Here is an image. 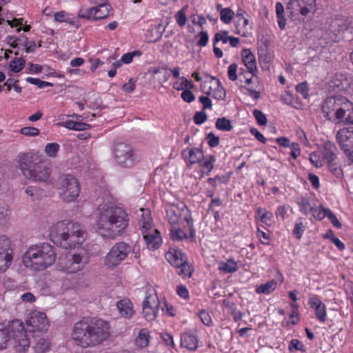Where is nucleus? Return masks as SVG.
<instances>
[{
  "label": "nucleus",
  "instance_id": "14",
  "mask_svg": "<svg viewBox=\"0 0 353 353\" xmlns=\"http://www.w3.org/2000/svg\"><path fill=\"white\" fill-rule=\"evenodd\" d=\"M336 138L344 154L353 163V126L340 129Z\"/></svg>",
  "mask_w": 353,
  "mask_h": 353
},
{
  "label": "nucleus",
  "instance_id": "41",
  "mask_svg": "<svg viewBox=\"0 0 353 353\" xmlns=\"http://www.w3.org/2000/svg\"><path fill=\"white\" fill-rule=\"evenodd\" d=\"M234 15V11L230 8H222L220 10V19L221 21L226 24L231 23Z\"/></svg>",
  "mask_w": 353,
  "mask_h": 353
},
{
  "label": "nucleus",
  "instance_id": "49",
  "mask_svg": "<svg viewBox=\"0 0 353 353\" xmlns=\"http://www.w3.org/2000/svg\"><path fill=\"white\" fill-rule=\"evenodd\" d=\"M305 230V227L304 226L301 219H299L295 223L292 233L297 239H300L302 237Z\"/></svg>",
  "mask_w": 353,
  "mask_h": 353
},
{
  "label": "nucleus",
  "instance_id": "4",
  "mask_svg": "<svg viewBox=\"0 0 353 353\" xmlns=\"http://www.w3.org/2000/svg\"><path fill=\"white\" fill-rule=\"evenodd\" d=\"M30 344V339L21 320L9 321L6 326L0 321V351L10 345L16 352H26Z\"/></svg>",
  "mask_w": 353,
  "mask_h": 353
},
{
  "label": "nucleus",
  "instance_id": "52",
  "mask_svg": "<svg viewBox=\"0 0 353 353\" xmlns=\"http://www.w3.org/2000/svg\"><path fill=\"white\" fill-rule=\"evenodd\" d=\"M39 130L35 127H23L20 130V133L28 137H35L39 134Z\"/></svg>",
  "mask_w": 353,
  "mask_h": 353
},
{
  "label": "nucleus",
  "instance_id": "60",
  "mask_svg": "<svg viewBox=\"0 0 353 353\" xmlns=\"http://www.w3.org/2000/svg\"><path fill=\"white\" fill-rule=\"evenodd\" d=\"M199 39L198 40L196 45L199 47H205L207 46L209 41V36L206 31H201L198 34Z\"/></svg>",
  "mask_w": 353,
  "mask_h": 353
},
{
  "label": "nucleus",
  "instance_id": "36",
  "mask_svg": "<svg viewBox=\"0 0 353 353\" xmlns=\"http://www.w3.org/2000/svg\"><path fill=\"white\" fill-rule=\"evenodd\" d=\"M215 161L216 157L214 155H210L205 161H203V159L201 160V162L199 163V165L203 168L202 172L207 176L209 175L214 168V163Z\"/></svg>",
  "mask_w": 353,
  "mask_h": 353
},
{
  "label": "nucleus",
  "instance_id": "21",
  "mask_svg": "<svg viewBox=\"0 0 353 353\" xmlns=\"http://www.w3.org/2000/svg\"><path fill=\"white\" fill-rule=\"evenodd\" d=\"M242 59L248 72L252 75H256L257 68L254 55L249 49H243L241 52Z\"/></svg>",
  "mask_w": 353,
  "mask_h": 353
},
{
  "label": "nucleus",
  "instance_id": "56",
  "mask_svg": "<svg viewBox=\"0 0 353 353\" xmlns=\"http://www.w3.org/2000/svg\"><path fill=\"white\" fill-rule=\"evenodd\" d=\"M10 219L9 210L7 208L0 206V225H6Z\"/></svg>",
  "mask_w": 353,
  "mask_h": 353
},
{
  "label": "nucleus",
  "instance_id": "58",
  "mask_svg": "<svg viewBox=\"0 0 353 353\" xmlns=\"http://www.w3.org/2000/svg\"><path fill=\"white\" fill-rule=\"evenodd\" d=\"M195 124L201 125L207 120V114L204 110L196 112L193 117Z\"/></svg>",
  "mask_w": 353,
  "mask_h": 353
},
{
  "label": "nucleus",
  "instance_id": "55",
  "mask_svg": "<svg viewBox=\"0 0 353 353\" xmlns=\"http://www.w3.org/2000/svg\"><path fill=\"white\" fill-rule=\"evenodd\" d=\"M253 115L259 125H265L267 123V118L262 111L259 110H254Z\"/></svg>",
  "mask_w": 353,
  "mask_h": 353
},
{
  "label": "nucleus",
  "instance_id": "46",
  "mask_svg": "<svg viewBox=\"0 0 353 353\" xmlns=\"http://www.w3.org/2000/svg\"><path fill=\"white\" fill-rule=\"evenodd\" d=\"M25 63L23 58L14 59L10 61L9 67L12 72H19L23 68Z\"/></svg>",
  "mask_w": 353,
  "mask_h": 353
},
{
  "label": "nucleus",
  "instance_id": "30",
  "mask_svg": "<svg viewBox=\"0 0 353 353\" xmlns=\"http://www.w3.org/2000/svg\"><path fill=\"white\" fill-rule=\"evenodd\" d=\"M276 281L272 279L265 283L256 286L255 291L257 294H269L276 289Z\"/></svg>",
  "mask_w": 353,
  "mask_h": 353
},
{
  "label": "nucleus",
  "instance_id": "22",
  "mask_svg": "<svg viewBox=\"0 0 353 353\" xmlns=\"http://www.w3.org/2000/svg\"><path fill=\"white\" fill-rule=\"evenodd\" d=\"M337 153L338 149L333 142L327 141L324 143L322 150V154L326 163L336 160Z\"/></svg>",
  "mask_w": 353,
  "mask_h": 353
},
{
  "label": "nucleus",
  "instance_id": "47",
  "mask_svg": "<svg viewBox=\"0 0 353 353\" xmlns=\"http://www.w3.org/2000/svg\"><path fill=\"white\" fill-rule=\"evenodd\" d=\"M193 86V83L191 81L186 79L185 77L182 78V81L181 83L175 82L173 84V88L177 90L191 89Z\"/></svg>",
  "mask_w": 353,
  "mask_h": 353
},
{
  "label": "nucleus",
  "instance_id": "44",
  "mask_svg": "<svg viewBox=\"0 0 353 353\" xmlns=\"http://www.w3.org/2000/svg\"><path fill=\"white\" fill-rule=\"evenodd\" d=\"M330 210L329 208H324L323 205H319L317 208H313L311 213L314 219L319 221L323 220L325 217H327V210Z\"/></svg>",
  "mask_w": 353,
  "mask_h": 353
},
{
  "label": "nucleus",
  "instance_id": "28",
  "mask_svg": "<svg viewBox=\"0 0 353 353\" xmlns=\"http://www.w3.org/2000/svg\"><path fill=\"white\" fill-rule=\"evenodd\" d=\"M141 211H143V214L141 218L139 220V225L143 234L144 230H145V232H148L154 228L152 227V219L150 216V212L149 210L144 211L143 210H141Z\"/></svg>",
  "mask_w": 353,
  "mask_h": 353
},
{
  "label": "nucleus",
  "instance_id": "59",
  "mask_svg": "<svg viewBox=\"0 0 353 353\" xmlns=\"http://www.w3.org/2000/svg\"><path fill=\"white\" fill-rule=\"evenodd\" d=\"M296 91L301 94L304 99H307L309 94V89L306 82H301L296 86Z\"/></svg>",
  "mask_w": 353,
  "mask_h": 353
},
{
  "label": "nucleus",
  "instance_id": "33",
  "mask_svg": "<svg viewBox=\"0 0 353 353\" xmlns=\"http://www.w3.org/2000/svg\"><path fill=\"white\" fill-rule=\"evenodd\" d=\"M112 10L110 4L105 5L104 7L94 6V21L106 19Z\"/></svg>",
  "mask_w": 353,
  "mask_h": 353
},
{
  "label": "nucleus",
  "instance_id": "57",
  "mask_svg": "<svg viewBox=\"0 0 353 353\" xmlns=\"http://www.w3.org/2000/svg\"><path fill=\"white\" fill-rule=\"evenodd\" d=\"M206 140L210 148H215L218 146L220 143L219 137L216 136L213 132H210L207 134Z\"/></svg>",
  "mask_w": 353,
  "mask_h": 353
},
{
  "label": "nucleus",
  "instance_id": "9",
  "mask_svg": "<svg viewBox=\"0 0 353 353\" xmlns=\"http://www.w3.org/2000/svg\"><path fill=\"white\" fill-rule=\"evenodd\" d=\"M166 216L171 225L179 224L181 219L185 221L190 229V236L192 239L194 238V220L190 210L185 203H181L170 205L166 209Z\"/></svg>",
  "mask_w": 353,
  "mask_h": 353
},
{
  "label": "nucleus",
  "instance_id": "50",
  "mask_svg": "<svg viewBox=\"0 0 353 353\" xmlns=\"http://www.w3.org/2000/svg\"><path fill=\"white\" fill-rule=\"evenodd\" d=\"M198 316L200 318L201 322L206 326H211L212 325V321L210 313L205 310H201L198 313Z\"/></svg>",
  "mask_w": 353,
  "mask_h": 353
},
{
  "label": "nucleus",
  "instance_id": "23",
  "mask_svg": "<svg viewBox=\"0 0 353 353\" xmlns=\"http://www.w3.org/2000/svg\"><path fill=\"white\" fill-rule=\"evenodd\" d=\"M296 203L299 206L300 212L305 215L311 212L315 205L311 197L303 196L297 197Z\"/></svg>",
  "mask_w": 353,
  "mask_h": 353
},
{
  "label": "nucleus",
  "instance_id": "42",
  "mask_svg": "<svg viewBox=\"0 0 353 353\" xmlns=\"http://www.w3.org/2000/svg\"><path fill=\"white\" fill-rule=\"evenodd\" d=\"M60 150V145L57 143H47L45 147V153L49 157H55Z\"/></svg>",
  "mask_w": 353,
  "mask_h": 353
},
{
  "label": "nucleus",
  "instance_id": "25",
  "mask_svg": "<svg viewBox=\"0 0 353 353\" xmlns=\"http://www.w3.org/2000/svg\"><path fill=\"white\" fill-rule=\"evenodd\" d=\"M352 24V21L348 19H339L332 21L330 28L334 34L337 35L351 28Z\"/></svg>",
  "mask_w": 353,
  "mask_h": 353
},
{
  "label": "nucleus",
  "instance_id": "24",
  "mask_svg": "<svg viewBox=\"0 0 353 353\" xmlns=\"http://www.w3.org/2000/svg\"><path fill=\"white\" fill-rule=\"evenodd\" d=\"M117 308L121 316L129 319L134 313L132 302L128 299H123L117 302Z\"/></svg>",
  "mask_w": 353,
  "mask_h": 353
},
{
  "label": "nucleus",
  "instance_id": "39",
  "mask_svg": "<svg viewBox=\"0 0 353 353\" xmlns=\"http://www.w3.org/2000/svg\"><path fill=\"white\" fill-rule=\"evenodd\" d=\"M34 348L37 353H45L50 349V342L44 338H39L35 342Z\"/></svg>",
  "mask_w": 353,
  "mask_h": 353
},
{
  "label": "nucleus",
  "instance_id": "62",
  "mask_svg": "<svg viewBox=\"0 0 353 353\" xmlns=\"http://www.w3.org/2000/svg\"><path fill=\"white\" fill-rule=\"evenodd\" d=\"M136 82L137 81L134 79L130 78L128 82L123 85L122 90L127 93L132 92L135 90Z\"/></svg>",
  "mask_w": 353,
  "mask_h": 353
},
{
  "label": "nucleus",
  "instance_id": "27",
  "mask_svg": "<svg viewBox=\"0 0 353 353\" xmlns=\"http://www.w3.org/2000/svg\"><path fill=\"white\" fill-rule=\"evenodd\" d=\"M181 344L186 349L194 351L198 347V340L196 336L190 333H184L181 337Z\"/></svg>",
  "mask_w": 353,
  "mask_h": 353
},
{
  "label": "nucleus",
  "instance_id": "38",
  "mask_svg": "<svg viewBox=\"0 0 353 353\" xmlns=\"http://www.w3.org/2000/svg\"><path fill=\"white\" fill-rule=\"evenodd\" d=\"M215 127L224 132H230L233 129L230 120L225 117L218 118L215 122Z\"/></svg>",
  "mask_w": 353,
  "mask_h": 353
},
{
  "label": "nucleus",
  "instance_id": "19",
  "mask_svg": "<svg viewBox=\"0 0 353 353\" xmlns=\"http://www.w3.org/2000/svg\"><path fill=\"white\" fill-rule=\"evenodd\" d=\"M181 154L190 165L199 163L204 158L203 151L197 148H186L182 151Z\"/></svg>",
  "mask_w": 353,
  "mask_h": 353
},
{
  "label": "nucleus",
  "instance_id": "16",
  "mask_svg": "<svg viewBox=\"0 0 353 353\" xmlns=\"http://www.w3.org/2000/svg\"><path fill=\"white\" fill-rule=\"evenodd\" d=\"M27 325L32 327L30 332H43L48 330L49 321L44 312L34 310L29 314Z\"/></svg>",
  "mask_w": 353,
  "mask_h": 353
},
{
  "label": "nucleus",
  "instance_id": "18",
  "mask_svg": "<svg viewBox=\"0 0 353 353\" xmlns=\"http://www.w3.org/2000/svg\"><path fill=\"white\" fill-rule=\"evenodd\" d=\"M142 235L150 250H157L162 243L160 232L155 228L148 232H145L144 230Z\"/></svg>",
  "mask_w": 353,
  "mask_h": 353
},
{
  "label": "nucleus",
  "instance_id": "31",
  "mask_svg": "<svg viewBox=\"0 0 353 353\" xmlns=\"http://www.w3.org/2000/svg\"><path fill=\"white\" fill-rule=\"evenodd\" d=\"M150 332L148 330L143 328L140 330L139 334L136 339V344L140 347H145L149 345Z\"/></svg>",
  "mask_w": 353,
  "mask_h": 353
},
{
  "label": "nucleus",
  "instance_id": "29",
  "mask_svg": "<svg viewBox=\"0 0 353 353\" xmlns=\"http://www.w3.org/2000/svg\"><path fill=\"white\" fill-rule=\"evenodd\" d=\"M218 269L225 273H233L238 270L237 262L232 258H230L226 262L220 261L219 263Z\"/></svg>",
  "mask_w": 353,
  "mask_h": 353
},
{
  "label": "nucleus",
  "instance_id": "64",
  "mask_svg": "<svg viewBox=\"0 0 353 353\" xmlns=\"http://www.w3.org/2000/svg\"><path fill=\"white\" fill-rule=\"evenodd\" d=\"M237 65L236 63L230 64L228 69V75L230 80L234 81L237 79Z\"/></svg>",
  "mask_w": 353,
  "mask_h": 353
},
{
  "label": "nucleus",
  "instance_id": "7",
  "mask_svg": "<svg viewBox=\"0 0 353 353\" xmlns=\"http://www.w3.org/2000/svg\"><path fill=\"white\" fill-rule=\"evenodd\" d=\"M28 154H23L20 157L19 168L26 178L34 181H43L52 183L49 181L51 170L43 163L32 164L28 163Z\"/></svg>",
  "mask_w": 353,
  "mask_h": 353
},
{
  "label": "nucleus",
  "instance_id": "3",
  "mask_svg": "<svg viewBox=\"0 0 353 353\" xmlns=\"http://www.w3.org/2000/svg\"><path fill=\"white\" fill-rule=\"evenodd\" d=\"M49 236L57 246L66 250L72 249L85 240L86 230L77 222L63 220L52 225Z\"/></svg>",
  "mask_w": 353,
  "mask_h": 353
},
{
  "label": "nucleus",
  "instance_id": "43",
  "mask_svg": "<svg viewBox=\"0 0 353 353\" xmlns=\"http://www.w3.org/2000/svg\"><path fill=\"white\" fill-rule=\"evenodd\" d=\"M159 308L148 307L147 306H143V314L147 321H151L154 320L159 312Z\"/></svg>",
  "mask_w": 353,
  "mask_h": 353
},
{
  "label": "nucleus",
  "instance_id": "20",
  "mask_svg": "<svg viewBox=\"0 0 353 353\" xmlns=\"http://www.w3.org/2000/svg\"><path fill=\"white\" fill-rule=\"evenodd\" d=\"M166 260L173 266L177 268L182 265L185 260H188L187 256L181 250H170L165 254Z\"/></svg>",
  "mask_w": 353,
  "mask_h": 353
},
{
  "label": "nucleus",
  "instance_id": "17",
  "mask_svg": "<svg viewBox=\"0 0 353 353\" xmlns=\"http://www.w3.org/2000/svg\"><path fill=\"white\" fill-rule=\"evenodd\" d=\"M308 304L315 311L316 318L321 323L327 319L326 307L317 295H313L308 299Z\"/></svg>",
  "mask_w": 353,
  "mask_h": 353
},
{
  "label": "nucleus",
  "instance_id": "54",
  "mask_svg": "<svg viewBox=\"0 0 353 353\" xmlns=\"http://www.w3.org/2000/svg\"><path fill=\"white\" fill-rule=\"evenodd\" d=\"M178 268H180V275H183L185 276L190 277L192 276L193 270L192 269L190 265L188 262V260L185 261V263L182 265H179Z\"/></svg>",
  "mask_w": 353,
  "mask_h": 353
},
{
  "label": "nucleus",
  "instance_id": "10",
  "mask_svg": "<svg viewBox=\"0 0 353 353\" xmlns=\"http://www.w3.org/2000/svg\"><path fill=\"white\" fill-rule=\"evenodd\" d=\"M61 191L63 199L70 202L77 199L80 192V186L77 179L71 174H61L56 183Z\"/></svg>",
  "mask_w": 353,
  "mask_h": 353
},
{
  "label": "nucleus",
  "instance_id": "35",
  "mask_svg": "<svg viewBox=\"0 0 353 353\" xmlns=\"http://www.w3.org/2000/svg\"><path fill=\"white\" fill-rule=\"evenodd\" d=\"M25 192L30 196L32 201L41 199L45 194L43 190L37 186H28Z\"/></svg>",
  "mask_w": 353,
  "mask_h": 353
},
{
  "label": "nucleus",
  "instance_id": "61",
  "mask_svg": "<svg viewBox=\"0 0 353 353\" xmlns=\"http://www.w3.org/2000/svg\"><path fill=\"white\" fill-rule=\"evenodd\" d=\"M225 97L226 92L223 86H219L213 91V97L217 100H224Z\"/></svg>",
  "mask_w": 353,
  "mask_h": 353
},
{
  "label": "nucleus",
  "instance_id": "15",
  "mask_svg": "<svg viewBox=\"0 0 353 353\" xmlns=\"http://www.w3.org/2000/svg\"><path fill=\"white\" fill-rule=\"evenodd\" d=\"M86 262L83 261V256L79 254H68L65 258H61L59 264L62 270L68 273H75L81 270Z\"/></svg>",
  "mask_w": 353,
  "mask_h": 353
},
{
  "label": "nucleus",
  "instance_id": "53",
  "mask_svg": "<svg viewBox=\"0 0 353 353\" xmlns=\"http://www.w3.org/2000/svg\"><path fill=\"white\" fill-rule=\"evenodd\" d=\"M175 19L177 24L183 27L185 25L187 17L185 15V8H182L177 13L175 14Z\"/></svg>",
  "mask_w": 353,
  "mask_h": 353
},
{
  "label": "nucleus",
  "instance_id": "26",
  "mask_svg": "<svg viewBox=\"0 0 353 353\" xmlns=\"http://www.w3.org/2000/svg\"><path fill=\"white\" fill-rule=\"evenodd\" d=\"M170 236L172 240L181 241L184 239H190L193 243L196 241V230H194V238L190 237V229L189 228V234H187L181 228H172L170 230Z\"/></svg>",
  "mask_w": 353,
  "mask_h": 353
},
{
  "label": "nucleus",
  "instance_id": "13",
  "mask_svg": "<svg viewBox=\"0 0 353 353\" xmlns=\"http://www.w3.org/2000/svg\"><path fill=\"white\" fill-rule=\"evenodd\" d=\"M14 244L5 234L0 235V272H4L12 264L14 259Z\"/></svg>",
  "mask_w": 353,
  "mask_h": 353
},
{
  "label": "nucleus",
  "instance_id": "12",
  "mask_svg": "<svg viewBox=\"0 0 353 353\" xmlns=\"http://www.w3.org/2000/svg\"><path fill=\"white\" fill-rule=\"evenodd\" d=\"M316 0H289L286 9L293 19H299V15L305 17L310 12L314 11Z\"/></svg>",
  "mask_w": 353,
  "mask_h": 353
},
{
  "label": "nucleus",
  "instance_id": "8",
  "mask_svg": "<svg viewBox=\"0 0 353 353\" xmlns=\"http://www.w3.org/2000/svg\"><path fill=\"white\" fill-rule=\"evenodd\" d=\"M114 157L117 163L124 168H132L139 162L136 149L125 143H118L114 145Z\"/></svg>",
  "mask_w": 353,
  "mask_h": 353
},
{
  "label": "nucleus",
  "instance_id": "5",
  "mask_svg": "<svg viewBox=\"0 0 353 353\" xmlns=\"http://www.w3.org/2000/svg\"><path fill=\"white\" fill-rule=\"evenodd\" d=\"M57 254L53 246L48 243L32 245L23 256L26 267L34 270H43L56 261Z\"/></svg>",
  "mask_w": 353,
  "mask_h": 353
},
{
  "label": "nucleus",
  "instance_id": "37",
  "mask_svg": "<svg viewBox=\"0 0 353 353\" xmlns=\"http://www.w3.org/2000/svg\"><path fill=\"white\" fill-rule=\"evenodd\" d=\"M94 6L88 8L82 6L78 12V17L80 19H86L90 21H94Z\"/></svg>",
  "mask_w": 353,
  "mask_h": 353
},
{
  "label": "nucleus",
  "instance_id": "11",
  "mask_svg": "<svg viewBox=\"0 0 353 353\" xmlns=\"http://www.w3.org/2000/svg\"><path fill=\"white\" fill-rule=\"evenodd\" d=\"M130 245L121 241L115 243L105 257L104 265L109 269H114L121 263L130 253Z\"/></svg>",
  "mask_w": 353,
  "mask_h": 353
},
{
  "label": "nucleus",
  "instance_id": "51",
  "mask_svg": "<svg viewBox=\"0 0 353 353\" xmlns=\"http://www.w3.org/2000/svg\"><path fill=\"white\" fill-rule=\"evenodd\" d=\"M288 350L292 352L294 350L305 352L304 345L299 339H292L288 345Z\"/></svg>",
  "mask_w": 353,
  "mask_h": 353
},
{
  "label": "nucleus",
  "instance_id": "32",
  "mask_svg": "<svg viewBox=\"0 0 353 353\" xmlns=\"http://www.w3.org/2000/svg\"><path fill=\"white\" fill-rule=\"evenodd\" d=\"M327 170L336 178L341 179L343 177V171L336 160L326 163Z\"/></svg>",
  "mask_w": 353,
  "mask_h": 353
},
{
  "label": "nucleus",
  "instance_id": "45",
  "mask_svg": "<svg viewBox=\"0 0 353 353\" xmlns=\"http://www.w3.org/2000/svg\"><path fill=\"white\" fill-rule=\"evenodd\" d=\"M231 36L228 35V32L226 30H221L219 32H216L213 39V46H216L217 43L220 41L223 42V43H227L229 42Z\"/></svg>",
  "mask_w": 353,
  "mask_h": 353
},
{
  "label": "nucleus",
  "instance_id": "34",
  "mask_svg": "<svg viewBox=\"0 0 353 353\" xmlns=\"http://www.w3.org/2000/svg\"><path fill=\"white\" fill-rule=\"evenodd\" d=\"M277 22L281 30H284L286 26V19L284 15V8L281 2H277L275 6Z\"/></svg>",
  "mask_w": 353,
  "mask_h": 353
},
{
  "label": "nucleus",
  "instance_id": "6",
  "mask_svg": "<svg viewBox=\"0 0 353 353\" xmlns=\"http://www.w3.org/2000/svg\"><path fill=\"white\" fill-rule=\"evenodd\" d=\"M321 110L329 121L335 119L345 124H353V103L342 96H331L323 102Z\"/></svg>",
  "mask_w": 353,
  "mask_h": 353
},
{
  "label": "nucleus",
  "instance_id": "40",
  "mask_svg": "<svg viewBox=\"0 0 353 353\" xmlns=\"http://www.w3.org/2000/svg\"><path fill=\"white\" fill-rule=\"evenodd\" d=\"M142 305L152 308L159 307V301L156 293L147 295L143 301Z\"/></svg>",
  "mask_w": 353,
  "mask_h": 353
},
{
  "label": "nucleus",
  "instance_id": "2",
  "mask_svg": "<svg viewBox=\"0 0 353 353\" xmlns=\"http://www.w3.org/2000/svg\"><path fill=\"white\" fill-rule=\"evenodd\" d=\"M130 216L121 207L103 205L98 208L95 226L104 238L114 239L121 235L128 227Z\"/></svg>",
  "mask_w": 353,
  "mask_h": 353
},
{
  "label": "nucleus",
  "instance_id": "48",
  "mask_svg": "<svg viewBox=\"0 0 353 353\" xmlns=\"http://www.w3.org/2000/svg\"><path fill=\"white\" fill-rule=\"evenodd\" d=\"M26 81L32 84L37 85L39 88H43L45 87L49 86L52 87L53 83L48 81H41L39 79L37 78H33V77H28L26 79Z\"/></svg>",
  "mask_w": 353,
  "mask_h": 353
},
{
  "label": "nucleus",
  "instance_id": "1",
  "mask_svg": "<svg viewBox=\"0 0 353 353\" xmlns=\"http://www.w3.org/2000/svg\"><path fill=\"white\" fill-rule=\"evenodd\" d=\"M109 322L97 317H83L74 323L71 336L78 345L86 348L102 344L110 336Z\"/></svg>",
  "mask_w": 353,
  "mask_h": 353
},
{
  "label": "nucleus",
  "instance_id": "63",
  "mask_svg": "<svg viewBox=\"0 0 353 353\" xmlns=\"http://www.w3.org/2000/svg\"><path fill=\"white\" fill-rule=\"evenodd\" d=\"M177 294L182 299L188 300L190 298L188 288L183 285H179L176 288Z\"/></svg>",
  "mask_w": 353,
  "mask_h": 353
}]
</instances>
